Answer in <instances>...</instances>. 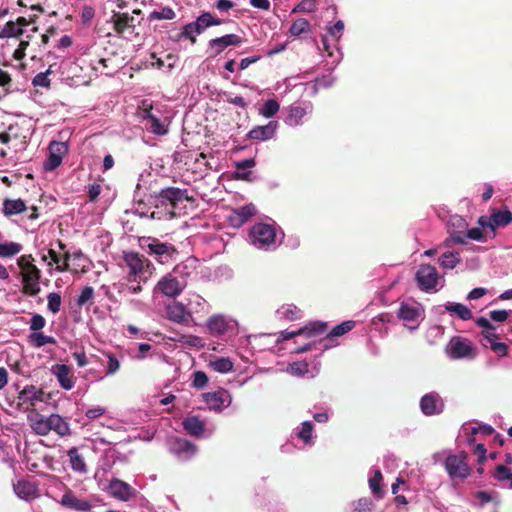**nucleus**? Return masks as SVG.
Returning a JSON list of instances; mask_svg holds the SVG:
<instances>
[{
    "label": "nucleus",
    "instance_id": "obj_48",
    "mask_svg": "<svg viewBox=\"0 0 512 512\" xmlns=\"http://www.w3.org/2000/svg\"><path fill=\"white\" fill-rule=\"evenodd\" d=\"M210 19H212V14L209 12H204L198 16L195 21H193L195 29L198 30L199 35L203 33L206 28L211 26Z\"/></svg>",
    "mask_w": 512,
    "mask_h": 512
},
{
    "label": "nucleus",
    "instance_id": "obj_57",
    "mask_svg": "<svg viewBox=\"0 0 512 512\" xmlns=\"http://www.w3.org/2000/svg\"><path fill=\"white\" fill-rule=\"evenodd\" d=\"M373 502L370 498L363 497L358 499L354 504L356 512H368L371 510Z\"/></svg>",
    "mask_w": 512,
    "mask_h": 512
},
{
    "label": "nucleus",
    "instance_id": "obj_9",
    "mask_svg": "<svg viewBox=\"0 0 512 512\" xmlns=\"http://www.w3.org/2000/svg\"><path fill=\"white\" fill-rule=\"evenodd\" d=\"M203 399L210 410L221 412L231 404V396L227 390L220 389L215 392L203 394Z\"/></svg>",
    "mask_w": 512,
    "mask_h": 512
},
{
    "label": "nucleus",
    "instance_id": "obj_8",
    "mask_svg": "<svg viewBox=\"0 0 512 512\" xmlns=\"http://www.w3.org/2000/svg\"><path fill=\"white\" fill-rule=\"evenodd\" d=\"M111 22L113 23L114 31L119 36H123L126 33L129 35H138V33L135 32V18L128 13L114 12L111 17Z\"/></svg>",
    "mask_w": 512,
    "mask_h": 512
},
{
    "label": "nucleus",
    "instance_id": "obj_64",
    "mask_svg": "<svg viewBox=\"0 0 512 512\" xmlns=\"http://www.w3.org/2000/svg\"><path fill=\"white\" fill-rule=\"evenodd\" d=\"M469 238L471 240L475 241H485V236L482 232V230L478 227L471 228L465 231V239Z\"/></svg>",
    "mask_w": 512,
    "mask_h": 512
},
{
    "label": "nucleus",
    "instance_id": "obj_39",
    "mask_svg": "<svg viewBox=\"0 0 512 512\" xmlns=\"http://www.w3.org/2000/svg\"><path fill=\"white\" fill-rule=\"evenodd\" d=\"M22 250V245L16 242L0 243V257L9 258L18 254Z\"/></svg>",
    "mask_w": 512,
    "mask_h": 512
},
{
    "label": "nucleus",
    "instance_id": "obj_49",
    "mask_svg": "<svg viewBox=\"0 0 512 512\" xmlns=\"http://www.w3.org/2000/svg\"><path fill=\"white\" fill-rule=\"evenodd\" d=\"M176 16L174 10L170 7H163L160 11L154 10L150 13L149 18L155 20H172Z\"/></svg>",
    "mask_w": 512,
    "mask_h": 512
},
{
    "label": "nucleus",
    "instance_id": "obj_29",
    "mask_svg": "<svg viewBox=\"0 0 512 512\" xmlns=\"http://www.w3.org/2000/svg\"><path fill=\"white\" fill-rule=\"evenodd\" d=\"M67 455L69 457L71 468L73 471L78 472L80 474L87 473L88 469L84 457L79 454L78 449L76 447L70 448L67 452Z\"/></svg>",
    "mask_w": 512,
    "mask_h": 512
},
{
    "label": "nucleus",
    "instance_id": "obj_1",
    "mask_svg": "<svg viewBox=\"0 0 512 512\" xmlns=\"http://www.w3.org/2000/svg\"><path fill=\"white\" fill-rule=\"evenodd\" d=\"M34 257L31 254L22 255L17 259L20 268L22 288L21 292L27 296H36L40 293L41 270L34 264Z\"/></svg>",
    "mask_w": 512,
    "mask_h": 512
},
{
    "label": "nucleus",
    "instance_id": "obj_56",
    "mask_svg": "<svg viewBox=\"0 0 512 512\" xmlns=\"http://www.w3.org/2000/svg\"><path fill=\"white\" fill-rule=\"evenodd\" d=\"M181 35H184V38H187L191 41L192 44L196 43V35L198 34V30L195 29V25L193 22L186 24L181 29Z\"/></svg>",
    "mask_w": 512,
    "mask_h": 512
},
{
    "label": "nucleus",
    "instance_id": "obj_17",
    "mask_svg": "<svg viewBox=\"0 0 512 512\" xmlns=\"http://www.w3.org/2000/svg\"><path fill=\"white\" fill-rule=\"evenodd\" d=\"M243 42L242 38L236 34H226L224 36L211 39L209 41L210 49L214 50L215 55L222 53L228 46H238Z\"/></svg>",
    "mask_w": 512,
    "mask_h": 512
},
{
    "label": "nucleus",
    "instance_id": "obj_14",
    "mask_svg": "<svg viewBox=\"0 0 512 512\" xmlns=\"http://www.w3.org/2000/svg\"><path fill=\"white\" fill-rule=\"evenodd\" d=\"M27 420L31 429L39 436H46L51 431L50 417H45L36 410L27 415Z\"/></svg>",
    "mask_w": 512,
    "mask_h": 512
},
{
    "label": "nucleus",
    "instance_id": "obj_45",
    "mask_svg": "<svg viewBox=\"0 0 512 512\" xmlns=\"http://www.w3.org/2000/svg\"><path fill=\"white\" fill-rule=\"evenodd\" d=\"M280 109V105L277 100L269 99L260 108V114L266 118L273 117Z\"/></svg>",
    "mask_w": 512,
    "mask_h": 512
},
{
    "label": "nucleus",
    "instance_id": "obj_44",
    "mask_svg": "<svg viewBox=\"0 0 512 512\" xmlns=\"http://www.w3.org/2000/svg\"><path fill=\"white\" fill-rule=\"evenodd\" d=\"M355 327V321L348 320L344 321L341 324L335 326L327 335L328 338L339 337L342 336L349 331H351Z\"/></svg>",
    "mask_w": 512,
    "mask_h": 512
},
{
    "label": "nucleus",
    "instance_id": "obj_52",
    "mask_svg": "<svg viewBox=\"0 0 512 512\" xmlns=\"http://www.w3.org/2000/svg\"><path fill=\"white\" fill-rule=\"evenodd\" d=\"M48 300V309L53 313L56 314L60 311L61 307V295L56 292H51L47 296Z\"/></svg>",
    "mask_w": 512,
    "mask_h": 512
},
{
    "label": "nucleus",
    "instance_id": "obj_16",
    "mask_svg": "<svg viewBox=\"0 0 512 512\" xmlns=\"http://www.w3.org/2000/svg\"><path fill=\"white\" fill-rule=\"evenodd\" d=\"M277 128L278 122L270 121L266 125L256 126L251 129L247 134V138L255 141H266L274 137Z\"/></svg>",
    "mask_w": 512,
    "mask_h": 512
},
{
    "label": "nucleus",
    "instance_id": "obj_23",
    "mask_svg": "<svg viewBox=\"0 0 512 512\" xmlns=\"http://www.w3.org/2000/svg\"><path fill=\"white\" fill-rule=\"evenodd\" d=\"M109 492L113 497L127 501L132 495V488L126 482L115 478L109 483Z\"/></svg>",
    "mask_w": 512,
    "mask_h": 512
},
{
    "label": "nucleus",
    "instance_id": "obj_20",
    "mask_svg": "<svg viewBox=\"0 0 512 512\" xmlns=\"http://www.w3.org/2000/svg\"><path fill=\"white\" fill-rule=\"evenodd\" d=\"M61 505L77 512H88L91 509L89 501L79 499L71 491L66 492L61 498Z\"/></svg>",
    "mask_w": 512,
    "mask_h": 512
},
{
    "label": "nucleus",
    "instance_id": "obj_54",
    "mask_svg": "<svg viewBox=\"0 0 512 512\" xmlns=\"http://www.w3.org/2000/svg\"><path fill=\"white\" fill-rule=\"evenodd\" d=\"M494 477L499 481H510V486L512 488V472L509 468L504 465H498L495 469Z\"/></svg>",
    "mask_w": 512,
    "mask_h": 512
},
{
    "label": "nucleus",
    "instance_id": "obj_58",
    "mask_svg": "<svg viewBox=\"0 0 512 512\" xmlns=\"http://www.w3.org/2000/svg\"><path fill=\"white\" fill-rule=\"evenodd\" d=\"M62 159L63 158H61L59 156L49 153L47 160L44 162V169L46 171L55 170L57 167H59L61 165Z\"/></svg>",
    "mask_w": 512,
    "mask_h": 512
},
{
    "label": "nucleus",
    "instance_id": "obj_26",
    "mask_svg": "<svg viewBox=\"0 0 512 512\" xmlns=\"http://www.w3.org/2000/svg\"><path fill=\"white\" fill-rule=\"evenodd\" d=\"M27 210V205L22 199H9L3 201L2 212L6 217L19 215Z\"/></svg>",
    "mask_w": 512,
    "mask_h": 512
},
{
    "label": "nucleus",
    "instance_id": "obj_51",
    "mask_svg": "<svg viewBox=\"0 0 512 512\" xmlns=\"http://www.w3.org/2000/svg\"><path fill=\"white\" fill-rule=\"evenodd\" d=\"M48 149L50 154L63 158V156L68 152V145L66 142L52 141L49 144Z\"/></svg>",
    "mask_w": 512,
    "mask_h": 512
},
{
    "label": "nucleus",
    "instance_id": "obj_28",
    "mask_svg": "<svg viewBox=\"0 0 512 512\" xmlns=\"http://www.w3.org/2000/svg\"><path fill=\"white\" fill-rule=\"evenodd\" d=\"M184 430L191 436L200 437L205 431V423L197 416H189L182 422Z\"/></svg>",
    "mask_w": 512,
    "mask_h": 512
},
{
    "label": "nucleus",
    "instance_id": "obj_50",
    "mask_svg": "<svg viewBox=\"0 0 512 512\" xmlns=\"http://www.w3.org/2000/svg\"><path fill=\"white\" fill-rule=\"evenodd\" d=\"M94 289L91 286H85L80 295L78 296L76 303L78 306H84L87 303H93Z\"/></svg>",
    "mask_w": 512,
    "mask_h": 512
},
{
    "label": "nucleus",
    "instance_id": "obj_30",
    "mask_svg": "<svg viewBox=\"0 0 512 512\" xmlns=\"http://www.w3.org/2000/svg\"><path fill=\"white\" fill-rule=\"evenodd\" d=\"M50 417L51 431H54L59 436L64 437L70 435V426L68 422L58 414H52Z\"/></svg>",
    "mask_w": 512,
    "mask_h": 512
},
{
    "label": "nucleus",
    "instance_id": "obj_55",
    "mask_svg": "<svg viewBox=\"0 0 512 512\" xmlns=\"http://www.w3.org/2000/svg\"><path fill=\"white\" fill-rule=\"evenodd\" d=\"M208 384V376L203 371H196L193 374L192 386L196 389H203Z\"/></svg>",
    "mask_w": 512,
    "mask_h": 512
},
{
    "label": "nucleus",
    "instance_id": "obj_36",
    "mask_svg": "<svg viewBox=\"0 0 512 512\" xmlns=\"http://www.w3.org/2000/svg\"><path fill=\"white\" fill-rule=\"evenodd\" d=\"M460 262L458 252H445L439 257V263L443 268L453 269Z\"/></svg>",
    "mask_w": 512,
    "mask_h": 512
},
{
    "label": "nucleus",
    "instance_id": "obj_18",
    "mask_svg": "<svg viewBox=\"0 0 512 512\" xmlns=\"http://www.w3.org/2000/svg\"><path fill=\"white\" fill-rule=\"evenodd\" d=\"M51 371L56 376L63 389L71 390L74 387L75 379L71 368L68 365L56 364L52 367Z\"/></svg>",
    "mask_w": 512,
    "mask_h": 512
},
{
    "label": "nucleus",
    "instance_id": "obj_27",
    "mask_svg": "<svg viewBox=\"0 0 512 512\" xmlns=\"http://www.w3.org/2000/svg\"><path fill=\"white\" fill-rule=\"evenodd\" d=\"M152 107L149 110H145L144 120L149 123V130L159 136L166 135L168 133V125L165 121H161L154 114L151 113Z\"/></svg>",
    "mask_w": 512,
    "mask_h": 512
},
{
    "label": "nucleus",
    "instance_id": "obj_5",
    "mask_svg": "<svg viewBox=\"0 0 512 512\" xmlns=\"http://www.w3.org/2000/svg\"><path fill=\"white\" fill-rule=\"evenodd\" d=\"M158 199L162 204L165 202H169L171 204L172 209L166 213L169 215V219L175 217V209L177 204L182 200H187L189 202H193L194 198L188 195V191L186 189L182 190L177 187H167L160 190L158 194Z\"/></svg>",
    "mask_w": 512,
    "mask_h": 512
},
{
    "label": "nucleus",
    "instance_id": "obj_4",
    "mask_svg": "<svg viewBox=\"0 0 512 512\" xmlns=\"http://www.w3.org/2000/svg\"><path fill=\"white\" fill-rule=\"evenodd\" d=\"M445 352L452 360L468 359L472 360L476 357V349L468 339L454 336L450 339L445 348Z\"/></svg>",
    "mask_w": 512,
    "mask_h": 512
},
{
    "label": "nucleus",
    "instance_id": "obj_32",
    "mask_svg": "<svg viewBox=\"0 0 512 512\" xmlns=\"http://www.w3.org/2000/svg\"><path fill=\"white\" fill-rule=\"evenodd\" d=\"M445 309L448 312L455 313L461 320H470L472 318L471 310L461 303L448 302L445 305Z\"/></svg>",
    "mask_w": 512,
    "mask_h": 512
},
{
    "label": "nucleus",
    "instance_id": "obj_35",
    "mask_svg": "<svg viewBox=\"0 0 512 512\" xmlns=\"http://www.w3.org/2000/svg\"><path fill=\"white\" fill-rule=\"evenodd\" d=\"M397 315L404 321H415L419 317V309L406 303H402Z\"/></svg>",
    "mask_w": 512,
    "mask_h": 512
},
{
    "label": "nucleus",
    "instance_id": "obj_46",
    "mask_svg": "<svg viewBox=\"0 0 512 512\" xmlns=\"http://www.w3.org/2000/svg\"><path fill=\"white\" fill-rule=\"evenodd\" d=\"M30 340L35 347H42L46 344H56V339L52 336L44 335L41 332L32 333Z\"/></svg>",
    "mask_w": 512,
    "mask_h": 512
},
{
    "label": "nucleus",
    "instance_id": "obj_53",
    "mask_svg": "<svg viewBox=\"0 0 512 512\" xmlns=\"http://www.w3.org/2000/svg\"><path fill=\"white\" fill-rule=\"evenodd\" d=\"M313 424L310 421L302 423L301 430L297 433L298 437L305 443H310L312 439Z\"/></svg>",
    "mask_w": 512,
    "mask_h": 512
},
{
    "label": "nucleus",
    "instance_id": "obj_24",
    "mask_svg": "<svg viewBox=\"0 0 512 512\" xmlns=\"http://www.w3.org/2000/svg\"><path fill=\"white\" fill-rule=\"evenodd\" d=\"M71 255L69 252H66L63 256V258L60 256L59 253H57L53 249L48 250L47 255L42 256L43 261H47L48 258L51 259V261L48 263V265L56 264V270L59 272H64L69 270V259Z\"/></svg>",
    "mask_w": 512,
    "mask_h": 512
},
{
    "label": "nucleus",
    "instance_id": "obj_7",
    "mask_svg": "<svg viewBox=\"0 0 512 512\" xmlns=\"http://www.w3.org/2000/svg\"><path fill=\"white\" fill-rule=\"evenodd\" d=\"M416 281L423 291L434 289L438 283V272L436 268L430 264H422L416 272Z\"/></svg>",
    "mask_w": 512,
    "mask_h": 512
},
{
    "label": "nucleus",
    "instance_id": "obj_15",
    "mask_svg": "<svg viewBox=\"0 0 512 512\" xmlns=\"http://www.w3.org/2000/svg\"><path fill=\"white\" fill-rule=\"evenodd\" d=\"M255 213V206L253 204H248L233 210L228 216V221L232 227L239 228L254 216Z\"/></svg>",
    "mask_w": 512,
    "mask_h": 512
},
{
    "label": "nucleus",
    "instance_id": "obj_3",
    "mask_svg": "<svg viewBox=\"0 0 512 512\" xmlns=\"http://www.w3.org/2000/svg\"><path fill=\"white\" fill-rule=\"evenodd\" d=\"M468 453L460 451L457 454H450L444 462L445 470L451 479H466L471 474V468L467 462Z\"/></svg>",
    "mask_w": 512,
    "mask_h": 512
},
{
    "label": "nucleus",
    "instance_id": "obj_63",
    "mask_svg": "<svg viewBox=\"0 0 512 512\" xmlns=\"http://www.w3.org/2000/svg\"><path fill=\"white\" fill-rule=\"evenodd\" d=\"M494 353H496L500 357H505L508 355L509 347L506 343L503 342H491V348Z\"/></svg>",
    "mask_w": 512,
    "mask_h": 512
},
{
    "label": "nucleus",
    "instance_id": "obj_33",
    "mask_svg": "<svg viewBox=\"0 0 512 512\" xmlns=\"http://www.w3.org/2000/svg\"><path fill=\"white\" fill-rule=\"evenodd\" d=\"M207 327L212 334H223L227 329V323L222 316H212L208 319Z\"/></svg>",
    "mask_w": 512,
    "mask_h": 512
},
{
    "label": "nucleus",
    "instance_id": "obj_12",
    "mask_svg": "<svg viewBox=\"0 0 512 512\" xmlns=\"http://www.w3.org/2000/svg\"><path fill=\"white\" fill-rule=\"evenodd\" d=\"M156 288L163 295L175 298L182 293L184 285L172 274H167L158 281Z\"/></svg>",
    "mask_w": 512,
    "mask_h": 512
},
{
    "label": "nucleus",
    "instance_id": "obj_2",
    "mask_svg": "<svg viewBox=\"0 0 512 512\" xmlns=\"http://www.w3.org/2000/svg\"><path fill=\"white\" fill-rule=\"evenodd\" d=\"M124 262L129 268L128 281L146 282L152 275L154 266L143 255L137 252H127L123 256Z\"/></svg>",
    "mask_w": 512,
    "mask_h": 512
},
{
    "label": "nucleus",
    "instance_id": "obj_47",
    "mask_svg": "<svg viewBox=\"0 0 512 512\" xmlns=\"http://www.w3.org/2000/svg\"><path fill=\"white\" fill-rule=\"evenodd\" d=\"M448 227L450 231H462V233L465 234L468 223L463 217L456 215L450 218Z\"/></svg>",
    "mask_w": 512,
    "mask_h": 512
},
{
    "label": "nucleus",
    "instance_id": "obj_60",
    "mask_svg": "<svg viewBox=\"0 0 512 512\" xmlns=\"http://www.w3.org/2000/svg\"><path fill=\"white\" fill-rule=\"evenodd\" d=\"M316 10L315 0H302L293 10V12H314Z\"/></svg>",
    "mask_w": 512,
    "mask_h": 512
},
{
    "label": "nucleus",
    "instance_id": "obj_34",
    "mask_svg": "<svg viewBox=\"0 0 512 512\" xmlns=\"http://www.w3.org/2000/svg\"><path fill=\"white\" fill-rule=\"evenodd\" d=\"M305 115V108L301 106H290L289 113L287 116V123L291 126H297L302 123V120L305 117Z\"/></svg>",
    "mask_w": 512,
    "mask_h": 512
},
{
    "label": "nucleus",
    "instance_id": "obj_43",
    "mask_svg": "<svg viewBox=\"0 0 512 512\" xmlns=\"http://www.w3.org/2000/svg\"><path fill=\"white\" fill-rule=\"evenodd\" d=\"M278 313L281 315L282 318H285L287 320H296L301 316V310L292 304L283 305L279 310Z\"/></svg>",
    "mask_w": 512,
    "mask_h": 512
},
{
    "label": "nucleus",
    "instance_id": "obj_22",
    "mask_svg": "<svg viewBox=\"0 0 512 512\" xmlns=\"http://www.w3.org/2000/svg\"><path fill=\"white\" fill-rule=\"evenodd\" d=\"M13 489L18 497L25 500L35 498L38 493L37 485L25 479L18 480L13 485Z\"/></svg>",
    "mask_w": 512,
    "mask_h": 512
},
{
    "label": "nucleus",
    "instance_id": "obj_42",
    "mask_svg": "<svg viewBox=\"0 0 512 512\" xmlns=\"http://www.w3.org/2000/svg\"><path fill=\"white\" fill-rule=\"evenodd\" d=\"M383 480V475L380 470H376L374 472L373 477L369 479V487L374 496L378 498L383 497V489L380 486L381 481Z\"/></svg>",
    "mask_w": 512,
    "mask_h": 512
},
{
    "label": "nucleus",
    "instance_id": "obj_11",
    "mask_svg": "<svg viewBox=\"0 0 512 512\" xmlns=\"http://www.w3.org/2000/svg\"><path fill=\"white\" fill-rule=\"evenodd\" d=\"M327 329V324L321 321L311 322L308 325L299 328L297 331L280 333L279 339L288 340L298 335H306L307 337H314L323 334Z\"/></svg>",
    "mask_w": 512,
    "mask_h": 512
},
{
    "label": "nucleus",
    "instance_id": "obj_38",
    "mask_svg": "<svg viewBox=\"0 0 512 512\" xmlns=\"http://www.w3.org/2000/svg\"><path fill=\"white\" fill-rule=\"evenodd\" d=\"M449 236L442 242L441 247L451 248L455 244H466L465 234L462 231H450L448 229Z\"/></svg>",
    "mask_w": 512,
    "mask_h": 512
},
{
    "label": "nucleus",
    "instance_id": "obj_19",
    "mask_svg": "<svg viewBox=\"0 0 512 512\" xmlns=\"http://www.w3.org/2000/svg\"><path fill=\"white\" fill-rule=\"evenodd\" d=\"M236 171L233 173L234 180L252 182L254 179L252 177V172L248 169L254 168L256 166V161L254 158H248L240 161H236L234 163Z\"/></svg>",
    "mask_w": 512,
    "mask_h": 512
},
{
    "label": "nucleus",
    "instance_id": "obj_31",
    "mask_svg": "<svg viewBox=\"0 0 512 512\" xmlns=\"http://www.w3.org/2000/svg\"><path fill=\"white\" fill-rule=\"evenodd\" d=\"M490 216L493 231H495L497 227H505L512 222V212L508 209L493 211V213Z\"/></svg>",
    "mask_w": 512,
    "mask_h": 512
},
{
    "label": "nucleus",
    "instance_id": "obj_62",
    "mask_svg": "<svg viewBox=\"0 0 512 512\" xmlns=\"http://www.w3.org/2000/svg\"><path fill=\"white\" fill-rule=\"evenodd\" d=\"M46 324L45 318L40 314H34L30 320V329L33 331H39L44 328Z\"/></svg>",
    "mask_w": 512,
    "mask_h": 512
},
{
    "label": "nucleus",
    "instance_id": "obj_25",
    "mask_svg": "<svg viewBox=\"0 0 512 512\" xmlns=\"http://www.w3.org/2000/svg\"><path fill=\"white\" fill-rule=\"evenodd\" d=\"M148 248L152 254L160 257V262L162 263L168 261V259L176 252L174 246L167 243H161L158 240H153V242L148 245Z\"/></svg>",
    "mask_w": 512,
    "mask_h": 512
},
{
    "label": "nucleus",
    "instance_id": "obj_40",
    "mask_svg": "<svg viewBox=\"0 0 512 512\" xmlns=\"http://www.w3.org/2000/svg\"><path fill=\"white\" fill-rule=\"evenodd\" d=\"M210 367L219 373H227L233 369V362L230 360V358H218L214 361L210 362Z\"/></svg>",
    "mask_w": 512,
    "mask_h": 512
},
{
    "label": "nucleus",
    "instance_id": "obj_61",
    "mask_svg": "<svg viewBox=\"0 0 512 512\" xmlns=\"http://www.w3.org/2000/svg\"><path fill=\"white\" fill-rule=\"evenodd\" d=\"M107 357H108V366H107V370H106V375H113L120 369V362L111 353H108Z\"/></svg>",
    "mask_w": 512,
    "mask_h": 512
},
{
    "label": "nucleus",
    "instance_id": "obj_6",
    "mask_svg": "<svg viewBox=\"0 0 512 512\" xmlns=\"http://www.w3.org/2000/svg\"><path fill=\"white\" fill-rule=\"evenodd\" d=\"M250 237L253 243L259 247L269 246L275 242L276 231L272 225L257 223L252 226Z\"/></svg>",
    "mask_w": 512,
    "mask_h": 512
},
{
    "label": "nucleus",
    "instance_id": "obj_59",
    "mask_svg": "<svg viewBox=\"0 0 512 512\" xmlns=\"http://www.w3.org/2000/svg\"><path fill=\"white\" fill-rule=\"evenodd\" d=\"M50 73V70L48 69L46 72L38 73L33 78V85L34 86H40V87H49L50 86V79L48 78V74Z\"/></svg>",
    "mask_w": 512,
    "mask_h": 512
},
{
    "label": "nucleus",
    "instance_id": "obj_21",
    "mask_svg": "<svg viewBox=\"0 0 512 512\" xmlns=\"http://www.w3.org/2000/svg\"><path fill=\"white\" fill-rule=\"evenodd\" d=\"M171 451L183 458H191L197 451L196 445L185 438H175L171 443Z\"/></svg>",
    "mask_w": 512,
    "mask_h": 512
},
{
    "label": "nucleus",
    "instance_id": "obj_10",
    "mask_svg": "<svg viewBox=\"0 0 512 512\" xmlns=\"http://www.w3.org/2000/svg\"><path fill=\"white\" fill-rule=\"evenodd\" d=\"M420 409L425 416L437 415L443 412L444 402L437 392H430L422 396Z\"/></svg>",
    "mask_w": 512,
    "mask_h": 512
},
{
    "label": "nucleus",
    "instance_id": "obj_41",
    "mask_svg": "<svg viewBox=\"0 0 512 512\" xmlns=\"http://www.w3.org/2000/svg\"><path fill=\"white\" fill-rule=\"evenodd\" d=\"M23 34V28L17 27L13 21H8L0 31V39L18 37Z\"/></svg>",
    "mask_w": 512,
    "mask_h": 512
},
{
    "label": "nucleus",
    "instance_id": "obj_13",
    "mask_svg": "<svg viewBox=\"0 0 512 512\" xmlns=\"http://www.w3.org/2000/svg\"><path fill=\"white\" fill-rule=\"evenodd\" d=\"M167 318L177 324L189 325L192 313L181 303L173 302L166 306Z\"/></svg>",
    "mask_w": 512,
    "mask_h": 512
},
{
    "label": "nucleus",
    "instance_id": "obj_37",
    "mask_svg": "<svg viewBox=\"0 0 512 512\" xmlns=\"http://www.w3.org/2000/svg\"><path fill=\"white\" fill-rule=\"evenodd\" d=\"M310 30V23L305 18L296 19L290 26L289 33L291 36L297 37Z\"/></svg>",
    "mask_w": 512,
    "mask_h": 512
}]
</instances>
